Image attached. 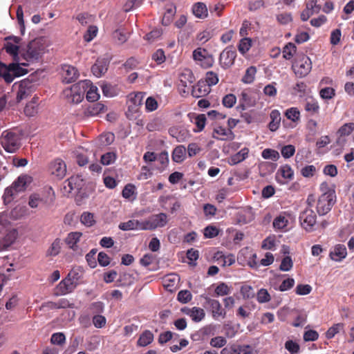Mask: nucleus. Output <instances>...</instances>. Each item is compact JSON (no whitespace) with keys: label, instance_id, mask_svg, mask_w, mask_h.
Wrapping results in <instances>:
<instances>
[{"label":"nucleus","instance_id":"6","mask_svg":"<svg viewBox=\"0 0 354 354\" xmlns=\"http://www.w3.org/2000/svg\"><path fill=\"white\" fill-rule=\"evenodd\" d=\"M316 214L310 208H306L299 215L300 223L307 232L314 230V226L316 224Z\"/></svg>","mask_w":354,"mask_h":354},{"label":"nucleus","instance_id":"17","mask_svg":"<svg viewBox=\"0 0 354 354\" xmlns=\"http://www.w3.org/2000/svg\"><path fill=\"white\" fill-rule=\"evenodd\" d=\"M212 137L217 140H232L235 136L232 130L218 127L214 129Z\"/></svg>","mask_w":354,"mask_h":354},{"label":"nucleus","instance_id":"59","mask_svg":"<svg viewBox=\"0 0 354 354\" xmlns=\"http://www.w3.org/2000/svg\"><path fill=\"white\" fill-rule=\"evenodd\" d=\"M116 158V155L113 152H107L101 156V163L104 165H109L113 163Z\"/></svg>","mask_w":354,"mask_h":354},{"label":"nucleus","instance_id":"60","mask_svg":"<svg viewBox=\"0 0 354 354\" xmlns=\"http://www.w3.org/2000/svg\"><path fill=\"white\" fill-rule=\"evenodd\" d=\"M236 102V97L234 94H227L222 100V103L227 108H232Z\"/></svg>","mask_w":354,"mask_h":354},{"label":"nucleus","instance_id":"43","mask_svg":"<svg viewBox=\"0 0 354 354\" xmlns=\"http://www.w3.org/2000/svg\"><path fill=\"white\" fill-rule=\"evenodd\" d=\"M104 105L100 102H97L87 108V113L91 115H97L102 112H104Z\"/></svg>","mask_w":354,"mask_h":354},{"label":"nucleus","instance_id":"25","mask_svg":"<svg viewBox=\"0 0 354 354\" xmlns=\"http://www.w3.org/2000/svg\"><path fill=\"white\" fill-rule=\"evenodd\" d=\"M172 160L177 163L182 162L186 157V148L183 145L176 147L172 152Z\"/></svg>","mask_w":354,"mask_h":354},{"label":"nucleus","instance_id":"34","mask_svg":"<svg viewBox=\"0 0 354 354\" xmlns=\"http://www.w3.org/2000/svg\"><path fill=\"white\" fill-rule=\"evenodd\" d=\"M180 82L185 87L187 86V84H192L194 81V76L192 72L189 69L184 70L180 75Z\"/></svg>","mask_w":354,"mask_h":354},{"label":"nucleus","instance_id":"8","mask_svg":"<svg viewBox=\"0 0 354 354\" xmlns=\"http://www.w3.org/2000/svg\"><path fill=\"white\" fill-rule=\"evenodd\" d=\"M145 93L137 92L131 93L128 96V111L132 113L139 112L140 106L142 105L143 99Z\"/></svg>","mask_w":354,"mask_h":354},{"label":"nucleus","instance_id":"40","mask_svg":"<svg viewBox=\"0 0 354 354\" xmlns=\"http://www.w3.org/2000/svg\"><path fill=\"white\" fill-rule=\"evenodd\" d=\"M80 221L86 227H91L95 224L94 214L88 212H84L82 214Z\"/></svg>","mask_w":354,"mask_h":354},{"label":"nucleus","instance_id":"42","mask_svg":"<svg viewBox=\"0 0 354 354\" xmlns=\"http://www.w3.org/2000/svg\"><path fill=\"white\" fill-rule=\"evenodd\" d=\"M252 106L251 98L248 93L242 92L240 97V104L237 106L238 109L245 110L247 107Z\"/></svg>","mask_w":354,"mask_h":354},{"label":"nucleus","instance_id":"1","mask_svg":"<svg viewBox=\"0 0 354 354\" xmlns=\"http://www.w3.org/2000/svg\"><path fill=\"white\" fill-rule=\"evenodd\" d=\"M335 203V195L333 191H328L322 194L317 203V212L319 216L326 215L329 212Z\"/></svg>","mask_w":354,"mask_h":354},{"label":"nucleus","instance_id":"19","mask_svg":"<svg viewBox=\"0 0 354 354\" xmlns=\"http://www.w3.org/2000/svg\"><path fill=\"white\" fill-rule=\"evenodd\" d=\"M109 62L105 59H98L92 66L91 71L96 77H100L104 74L108 69Z\"/></svg>","mask_w":354,"mask_h":354},{"label":"nucleus","instance_id":"44","mask_svg":"<svg viewBox=\"0 0 354 354\" xmlns=\"http://www.w3.org/2000/svg\"><path fill=\"white\" fill-rule=\"evenodd\" d=\"M278 174H280L281 176L288 180H292L293 178L294 172L292 169L291 167L288 165H284L281 166L278 171Z\"/></svg>","mask_w":354,"mask_h":354},{"label":"nucleus","instance_id":"49","mask_svg":"<svg viewBox=\"0 0 354 354\" xmlns=\"http://www.w3.org/2000/svg\"><path fill=\"white\" fill-rule=\"evenodd\" d=\"M192 299L191 292L187 290H180L177 295V299L182 304H187Z\"/></svg>","mask_w":354,"mask_h":354},{"label":"nucleus","instance_id":"29","mask_svg":"<svg viewBox=\"0 0 354 354\" xmlns=\"http://www.w3.org/2000/svg\"><path fill=\"white\" fill-rule=\"evenodd\" d=\"M82 236V233L79 232H71L68 234L67 237L65 239V243L68 245V247L73 250H76L77 249V243L79 242L80 237Z\"/></svg>","mask_w":354,"mask_h":354},{"label":"nucleus","instance_id":"11","mask_svg":"<svg viewBox=\"0 0 354 354\" xmlns=\"http://www.w3.org/2000/svg\"><path fill=\"white\" fill-rule=\"evenodd\" d=\"M167 216L165 213L153 214L147 219L149 230H153L158 227H163L167 225Z\"/></svg>","mask_w":354,"mask_h":354},{"label":"nucleus","instance_id":"39","mask_svg":"<svg viewBox=\"0 0 354 354\" xmlns=\"http://www.w3.org/2000/svg\"><path fill=\"white\" fill-rule=\"evenodd\" d=\"M296 50V46L293 43H288L283 48V57L287 60L290 59L295 54Z\"/></svg>","mask_w":354,"mask_h":354},{"label":"nucleus","instance_id":"48","mask_svg":"<svg viewBox=\"0 0 354 354\" xmlns=\"http://www.w3.org/2000/svg\"><path fill=\"white\" fill-rule=\"evenodd\" d=\"M261 156L264 159H270L276 161L279 158V153L276 150L272 149H266L262 153Z\"/></svg>","mask_w":354,"mask_h":354},{"label":"nucleus","instance_id":"47","mask_svg":"<svg viewBox=\"0 0 354 354\" xmlns=\"http://www.w3.org/2000/svg\"><path fill=\"white\" fill-rule=\"evenodd\" d=\"M285 115L288 120L297 122L300 118V112L297 108L292 107L286 111Z\"/></svg>","mask_w":354,"mask_h":354},{"label":"nucleus","instance_id":"58","mask_svg":"<svg viewBox=\"0 0 354 354\" xmlns=\"http://www.w3.org/2000/svg\"><path fill=\"white\" fill-rule=\"evenodd\" d=\"M285 348L291 354H297L299 352L300 346L297 342L292 340H288L285 343Z\"/></svg>","mask_w":354,"mask_h":354},{"label":"nucleus","instance_id":"33","mask_svg":"<svg viewBox=\"0 0 354 354\" xmlns=\"http://www.w3.org/2000/svg\"><path fill=\"white\" fill-rule=\"evenodd\" d=\"M153 340V333L149 330H145L142 335L140 336L138 340V345L140 346H146L151 344Z\"/></svg>","mask_w":354,"mask_h":354},{"label":"nucleus","instance_id":"55","mask_svg":"<svg viewBox=\"0 0 354 354\" xmlns=\"http://www.w3.org/2000/svg\"><path fill=\"white\" fill-rule=\"evenodd\" d=\"M354 129V123H346L342 126L338 130L340 136H346L350 135Z\"/></svg>","mask_w":354,"mask_h":354},{"label":"nucleus","instance_id":"9","mask_svg":"<svg viewBox=\"0 0 354 354\" xmlns=\"http://www.w3.org/2000/svg\"><path fill=\"white\" fill-rule=\"evenodd\" d=\"M88 84L89 82L87 80L80 81L78 83L73 84L69 90L66 91L69 92L72 95L73 102L78 103L82 101L83 95L85 92L84 88L88 86Z\"/></svg>","mask_w":354,"mask_h":354},{"label":"nucleus","instance_id":"12","mask_svg":"<svg viewBox=\"0 0 354 354\" xmlns=\"http://www.w3.org/2000/svg\"><path fill=\"white\" fill-rule=\"evenodd\" d=\"M205 303L211 308L212 317L214 319H216L219 317H222L223 318L225 317L226 312L223 308H222V306L218 300L211 299L208 297H205Z\"/></svg>","mask_w":354,"mask_h":354},{"label":"nucleus","instance_id":"26","mask_svg":"<svg viewBox=\"0 0 354 354\" xmlns=\"http://www.w3.org/2000/svg\"><path fill=\"white\" fill-rule=\"evenodd\" d=\"M271 121L268 124V128L271 131H275L279 129L281 122V114L278 110H272L270 112Z\"/></svg>","mask_w":354,"mask_h":354},{"label":"nucleus","instance_id":"31","mask_svg":"<svg viewBox=\"0 0 354 354\" xmlns=\"http://www.w3.org/2000/svg\"><path fill=\"white\" fill-rule=\"evenodd\" d=\"M30 178L26 175L19 176L18 178L12 183L15 192L17 193L25 190Z\"/></svg>","mask_w":354,"mask_h":354},{"label":"nucleus","instance_id":"2","mask_svg":"<svg viewBox=\"0 0 354 354\" xmlns=\"http://www.w3.org/2000/svg\"><path fill=\"white\" fill-rule=\"evenodd\" d=\"M44 47L43 44L38 39H34L29 42L26 53L23 57L28 62L38 61L44 53Z\"/></svg>","mask_w":354,"mask_h":354},{"label":"nucleus","instance_id":"10","mask_svg":"<svg viewBox=\"0 0 354 354\" xmlns=\"http://www.w3.org/2000/svg\"><path fill=\"white\" fill-rule=\"evenodd\" d=\"M79 77L76 68L71 65H64L62 68V82L71 84L75 82Z\"/></svg>","mask_w":354,"mask_h":354},{"label":"nucleus","instance_id":"36","mask_svg":"<svg viewBox=\"0 0 354 354\" xmlns=\"http://www.w3.org/2000/svg\"><path fill=\"white\" fill-rule=\"evenodd\" d=\"M164 286L169 289V288L174 287L180 281V277L177 274H169L166 275L164 279Z\"/></svg>","mask_w":354,"mask_h":354},{"label":"nucleus","instance_id":"3","mask_svg":"<svg viewBox=\"0 0 354 354\" xmlns=\"http://www.w3.org/2000/svg\"><path fill=\"white\" fill-rule=\"evenodd\" d=\"M1 143L7 152L14 153L20 147V139L17 133L5 131L1 135Z\"/></svg>","mask_w":354,"mask_h":354},{"label":"nucleus","instance_id":"22","mask_svg":"<svg viewBox=\"0 0 354 354\" xmlns=\"http://www.w3.org/2000/svg\"><path fill=\"white\" fill-rule=\"evenodd\" d=\"M214 259L218 262V264H221L222 266H230L235 263L234 256L232 254H229L225 256L221 252H217L214 256Z\"/></svg>","mask_w":354,"mask_h":354},{"label":"nucleus","instance_id":"57","mask_svg":"<svg viewBox=\"0 0 354 354\" xmlns=\"http://www.w3.org/2000/svg\"><path fill=\"white\" fill-rule=\"evenodd\" d=\"M0 77H3L6 83H11L12 77L8 73L7 65L0 62Z\"/></svg>","mask_w":354,"mask_h":354},{"label":"nucleus","instance_id":"51","mask_svg":"<svg viewBox=\"0 0 354 354\" xmlns=\"http://www.w3.org/2000/svg\"><path fill=\"white\" fill-rule=\"evenodd\" d=\"M230 293V288L225 283H219L215 289L216 296H225Z\"/></svg>","mask_w":354,"mask_h":354},{"label":"nucleus","instance_id":"63","mask_svg":"<svg viewBox=\"0 0 354 354\" xmlns=\"http://www.w3.org/2000/svg\"><path fill=\"white\" fill-rule=\"evenodd\" d=\"M51 343L57 345H62L66 341V337L62 333H56L52 335Z\"/></svg>","mask_w":354,"mask_h":354},{"label":"nucleus","instance_id":"32","mask_svg":"<svg viewBox=\"0 0 354 354\" xmlns=\"http://www.w3.org/2000/svg\"><path fill=\"white\" fill-rule=\"evenodd\" d=\"M304 109L306 111L310 113V115H315L319 111V103L314 98L306 100L304 104Z\"/></svg>","mask_w":354,"mask_h":354},{"label":"nucleus","instance_id":"62","mask_svg":"<svg viewBox=\"0 0 354 354\" xmlns=\"http://www.w3.org/2000/svg\"><path fill=\"white\" fill-rule=\"evenodd\" d=\"M293 266V263L290 257L287 256L285 257L279 266V269L281 271H289L292 269Z\"/></svg>","mask_w":354,"mask_h":354},{"label":"nucleus","instance_id":"45","mask_svg":"<svg viewBox=\"0 0 354 354\" xmlns=\"http://www.w3.org/2000/svg\"><path fill=\"white\" fill-rule=\"evenodd\" d=\"M115 140V135L113 133L107 132L99 136V142L101 145L107 146L113 143Z\"/></svg>","mask_w":354,"mask_h":354},{"label":"nucleus","instance_id":"35","mask_svg":"<svg viewBox=\"0 0 354 354\" xmlns=\"http://www.w3.org/2000/svg\"><path fill=\"white\" fill-rule=\"evenodd\" d=\"M341 331L344 332V324L343 323L335 324L326 332V337L328 339H332Z\"/></svg>","mask_w":354,"mask_h":354},{"label":"nucleus","instance_id":"21","mask_svg":"<svg viewBox=\"0 0 354 354\" xmlns=\"http://www.w3.org/2000/svg\"><path fill=\"white\" fill-rule=\"evenodd\" d=\"M17 232L15 230L10 231L4 238L0 241V252L7 250L16 240Z\"/></svg>","mask_w":354,"mask_h":354},{"label":"nucleus","instance_id":"24","mask_svg":"<svg viewBox=\"0 0 354 354\" xmlns=\"http://www.w3.org/2000/svg\"><path fill=\"white\" fill-rule=\"evenodd\" d=\"M8 73L12 77H20L27 73V70L21 67L19 64L12 63L7 66Z\"/></svg>","mask_w":354,"mask_h":354},{"label":"nucleus","instance_id":"46","mask_svg":"<svg viewBox=\"0 0 354 354\" xmlns=\"http://www.w3.org/2000/svg\"><path fill=\"white\" fill-rule=\"evenodd\" d=\"M24 113L27 116H34L37 113V105L35 98L28 103L24 108Z\"/></svg>","mask_w":354,"mask_h":354},{"label":"nucleus","instance_id":"50","mask_svg":"<svg viewBox=\"0 0 354 354\" xmlns=\"http://www.w3.org/2000/svg\"><path fill=\"white\" fill-rule=\"evenodd\" d=\"M319 95L324 100H330L335 95V90L331 87H325L319 91Z\"/></svg>","mask_w":354,"mask_h":354},{"label":"nucleus","instance_id":"53","mask_svg":"<svg viewBox=\"0 0 354 354\" xmlns=\"http://www.w3.org/2000/svg\"><path fill=\"white\" fill-rule=\"evenodd\" d=\"M257 299L259 303L263 304L270 301L271 297L266 289L261 288L257 292Z\"/></svg>","mask_w":354,"mask_h":354},{"label":"nucleus","instance_id":"20","mask_svg":"<svg viewBox=\"0 0 354 354\" xmlns=\"http://www.w3.org/2000/svg\"><path fill=\"white\" fill-rule=\"evenodd\" d=\"M188 117L192 122L197 127L196 132H200L203 130L206 123V116L205 114H196L194 113H189Z\"/></svg>","mask_w":354,"mask_h":354},{"label":"nucleus","instance_id":"37","mask_svg":"<svg viewBox=\"0 0 354 354\" xmlns=\"http://www.w3.org/2000/svg\"><path fill=\"white\" fill-rule=\"evenodd\" d=\"M257 68L251 66L245 71V75L242 77V82L245 84H252L255 78Z\"/></svg>","mask_w":354,"mask_h":354},{"label":"nucleus","instance_id":"15","mask_svg":"<svg viewBox=\"0 0 354 354\" xmlns=\"http://www.w3.org/2000/svg\"><path fill=\"white\" fill-rule=\"evenodd\" d=\"M73 272H69L68 276L63 279L57 286V290L61 295H66L71 292L75 288V282L71 279Z\"/></svg>","mask_w":354,"mask_h":354},{"label":"nucleus","instance_id":"16","mask_svg":"<svg viewBox=\"0 0 354 354\" xmlns=\"http://www.w3.org/2000/svg\"><path fill=\"white\" fill-rule=\"evenodd\" d=\"M50 170L53 175L62 178L66 173V166L64 161L57 159L50 164Z\"/></svg>","mask_w":354,"mask_h":354},{"label":"nucleus","instance_id":"41","mask_svg":"<svg viewBox=\"0 0 354 354\" xmlns=\"http://www.w3.org/2000/svg\"><path fill=\"white\" fill-rule=\"evenodd\" d=\"M252 46V39L248 37L242 38L238 45V50L242 55L245 54Z\"/></svg>","mask_w":354,"mask_h":354},{"label":"nucleus","instance_id":"23","mask_svg":"<svg viewBox=\"0 0 354 354\" xmlns=\"http://www.w3.org/2000/svg\"><path fill=\"white\" fill-rule=\"evenodd\" d=\"M346 246L342 244H338L335 247L334 250L330 252V257L333 260L339 261L346 257Z\"/></svg>","mask_w":354,"mask_h":354},{"label":"nucleus","instance_id":"18","mask_svg":"<svg viewBox=\"0 0 354 354\" xmlns=\"http://www.w3.org/2000/svg\"><path fill=\"white\" fill-rule=\"evenodd\" d=\"M182 311L189 315L195 322H201L205 316L204 310L198 307H193L192 308H184L182 309Z\"/></svg>","mask_w":354,"mask_h":354},{"label":"nucleus","instance_id":"5","mask_svg":"<svg viewBox=\"0 0 354 354\" xmlns=\"http://www.w3.org/2000/svg\"><path fill=\"white\" fill-rule=\"evenodd\" d=\"M193 59L203 68L212 67L214 63V59L207 50L203 48H197L193 51Z\"/></svg>","mask_w":354,"mask_h":354},{"label":"nucleus","instance_id":"30","mask_svg":"<svg viewBox=\"0 0 354 354\" xmlns=\"http://www.w3.org/2000/svg\"><path fill=\"white\" fill-rule=\"evenodd\" d=\"M194 15L200 19H204L207 17L208 12L206 5L202 2L195 3L192 8Z\"/></svg>","mask_w":354,"mask_h":354},{"label":"nucleus","instance_id":"28","mask_svg":"<svg viewBox=\"0 0 354 354\" xmlns=\"http://www.w3.org/2000/svg\"><path fill=\"white\" fill-rule=\"evenodd\" d=\"M249 149L246 147L243 148L239 152L232 156L229 160V163L231 165H236L244 160L248 156Z\"/></svg>","mask_w":354,"mask_h":354},{"label":"nucleus","instance_id":"27","mask_svg":"<svg viewBox=\"0 0 354 354\" xmlns=\"http://www.w3.org/2000/svg\"><path fill=\"white\" fill-rule=\"evenodd\" d=\"M209 88L203 82H198V84L193 87L192 93L194 97H200L209 93Z\"/></svg>","mask_w":354,"mask_h":354},{"label":"nucleus","instance_id":"38","mask_svg":"<svg viewBox=\"0 0 354 354\" xmlns=\"http://www.w3.org/2000/svg\"><path fill=\"white\" fill-rule=\"evenodd\" d=\"M61 250V241L56 239L46 251V257H55Z\"/></svg>","mask_w":354,"mask_h":354},{"label":"nucleus","instance_id":"61","mask_svg":"<svg viewBox=\"0 0 354 354\" xmlns=\"http://www.w3.org/2000/svg\"><path fill=\"white\" fill-rule=\"evenodd\" d=\"M342 37V32L339 28L333 30L330 33V42L333 46L337 45Z\"/></svg>","mask_w":354,"mask_h":354},{"label":"nucleus","instance_id":"4","mask_svg":"<svg viewBox=\"0 0 354 354\" xmlns=\"http://www.w3.org/2000/svg\"><path fill=\"white\" fill-rule=\"evenodd\" d=\"M312 62L310 59L303 55L297 59L292 65V69L299 77H306L311 71Z\"/></svg>","mask_w":354,"mask_h":354},{"label":"nucleus","instance_id":"14","mask_svg":"<svg viewBox=\"0 0 354 354\" xmlns=\"http://www.w3.org/2000/svg\"><path fill=\"white\" fill-rule=\"evenodd\" d=\"M21 39L15 36H10L6 38V42L4 44V49L6 53L10 55L16 56L18 55L19 46L17 45L19 43Z\"/></svg>","mask_w":354,"mask_h":354},{"label":"nucleus","instance_id":"7","mask_svg":"<svg viewBox=\"0 0 354 354\" xmlns=\"http://www.w3.org/2000/svg\"><path fill=\"white\" fill-rule=\"evenodd\" d=\"M236 57V50L232 46L227 47L220 54L219 64L224 69L230 68L234 64Z\"/></svg>","mask_w":354,"mask_h":354},{"label":"nucleus","instance_id":"54","mask_svg":"<svg viewBox=\"0 0 354 354\" xmlns=\"http://www.w3.org/2000/svg\"><path fill=\"white\" fill-rule=\"evenodd\" d=\"M218 82V75L213 71H208L205 75V82L208 87L216 85Z\"/></svg>","mask_w":354,"mask_h":354},{"label":"nucleus","instance_id":"13","mask_svg":"<svg viewBox=\"0 0 354 354\" xmlns=\"http://www.w3.org/2000/svg\"><path fill=\"white\" fill-rule=\"evenodd\" d=\"M83 185V180L78 176H73L64 183V189L68 193L79 191Z\"/></svg>","mask_w":354,"mask_h":354},{"label":"nucleus","instance_id":"56","mask_svg":"<svg viewBox=\"0 0 354 354\" xmlns=\"http://www.w3.org/2000/svg\"><path fill=\"white\" fill-rule=\"evenodd\" d=\"M288 223V219L285 216L280 215L274 220L273 226L274 228L281 230L287 226Z\"/></svg>","mask_w":354,"mask_h":354},{"label":"nucleus","instance_id":"64","mask_svg":"<svg viewBox=\"0 0 354 354\" xmlns=\"http://www.w3.org/2000/svg\"><path fill=\"white\" fill-rule=\"evenodd\" d=\"M218 234V230L212 225H208L204 229V236L205 238H214Z\"/></svg>","mask_w":354,"mask_h":354},{"label":"nucleus","instance_id":"52","mask_svg":"<svg viewBox=\"0 0 354 354\" xmlns=\"http://www.w3.org/2000/svg\"><path fill=\"white\" fill-rule=\"evenodd\" d=\"M241 294L244 299H251L255 296L253 288L249 285H244L241 288Z\"/></svg>","mask_w":354,"mask_h":354}]
</instances>
